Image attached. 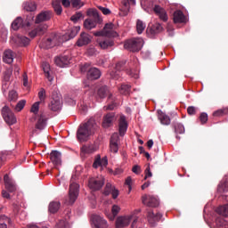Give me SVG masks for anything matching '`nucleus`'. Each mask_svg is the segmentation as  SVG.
I'll return each instance as SVG.
<instances>
[{
	"label": "nucleus",
	"mask_w": 228,
	"mask_h": 228,
	"mask_svg": "<svg viewBox=\"0 0 228 228\" xmlns=\"http://www.w3.org/2000/svg\"><path fill=\"white\" fill-rule=\"evenodd\" d=\"M94 127L95 121L94 119H90L86 123L80 125L77 132V140L80 142H86V140H88V136L92 134Z\"/></svg>",
	"instance_id": "1"
},
{
	"label": "nucleus",
	"mask_w": 228,
	"mask_h": 228,
	"mask_svg": "<svg viewBox=\"0 0 228 228\" xmlns=\"http://www.w3.org/2000/svg\"><path fill=\"white\" fill-rule=\"evenodd\" d=\"M87 15L89 18H87L84 21V27L86 28V29H94V28H97L98 24H101V22H102V19H101L99 12H97L96 9H88Z\"/></svg>",
	"instance_id": "2"
},
{
	"label": "nucleus",
	"mask_w": 228,
	"mask_h": 228,
	"mask_svg": "<svg viewBox=\"0 0 228 228\" xmlns=\"http://www.w3.org/2000/svg\"><path fill=\"white\" fill-rule=\"evenodd\" d=\"M142 47H143V39L140 37L126 40L124 45V48L131 53H138Z\"/></svg>",
	"instance_id": "3"
},
{
	"label": "nucleus",
	"mask_w": 228,
	"mask_h": 228,
	"mask_svg": "<svg viewBox=\"0 0 228 228\" xmlns=\"http://www.w3.org/2000/svg\"><path fill=\"white\" fill-rule=\"evenodd\" d=\"M134 218V214H128L125 216H119L117 217L115 222L116 228H126L129 227L131 221Z\"/></svg>",
	"instance_id": "4"
},
{
	"label": "nucleus",
	"mask_w": 228,
	"mask_h": 228,
	"mask_svg": "<svg viewBox=\"0 0 228 228\" xmlns=\"http://www.w3.org/2000/svg\"><path fill=\"white\" fill-rule=\"evenodd\" d=\"M2 116L4 122H6L8 126H13V124H17V118L15 117V114L12 113V110H10V107L6 105L3 107Z\"/></svg>",
	"instance_id": "5"
},
{
	"label": "nucleus",
	"mask_w": 228,
	"mask_h": 228,
	"mask_svg": "<svg viewBox=\"0 0 228 228\" xmlns=\"http://www.w3.org/2000/svg\"><path fill=\"white\" fill-rule=\"evenodd\" d=\"M120 147V137L118 136V133H114L110 136V151L113 154H117L118 152V149Z\"/></svg>",
	"instance_id": "6"
},
{
	"label": "nucleus",
	"mask_w": 228,
	"mask_h": 228,
	"mask_svg": "<svg viewBox=\"0 0 228 228\" xmlns=\"http://www.w3.org/2000/svg\"><path fill=\"white\" fill-rule=\"evenodd\" d=\"M61 96L58 94H53L52 95V101L50 102L49 110L52 111H60L61 110Z\"/></svg>",
	"instance_id": "7"
},
{
	"label": "nucleus",
	"mask_w": 228,
	"mask_h": 228,
	"mask_svg": "<svg viewBox=\"0 0 228 228\" xmlns=\"http://www.w3.org/2000/svg\"><path fill=\"white\" fill-rule=\"evenodd\" d=\"M60 36H57L56 34H52L50 37L44 41V46L46 49H51L53 47H55V45H60Z\"/></svg>",
	"instance_id": "8"
},
{
	"label": "nucleus",
	"mask_w": 228,
	"mask_h": 228,
	"mask_svg": "<svg viewBox=\"0 0 228 228\" xmlns=\"http://www.w3.org/2000/svg\"><path fill=\"white\" fill-rule=\"evenodd\" d=\"M104 186V178H91L88 182V187L93 191H97Z\"/></svg>",
	"instance_id": "9"
},
{
	"label": "nucleus",
	"mask_w": 228,
	"mask_h": 228,
	"mask_svg": "<svg viewBox=\"0 0 228 228\" xmlns=\"http://www.w3.org/2000/svg\"><path fill=\"white\" fill-rule=\"evenodd\" d=\"M53 17V12L51 11H42L36 17V24H40L42 22H47Z\"/></svg>",
	"instance_id": "10"
},
{
	"label": "nucleus",
	"mask_w": 228,
	"mask_h": 228,
	"mask_svg": "<svg viewBox=\"0 0 228 228\" xmlns=\"http://www.w3.org/2000/svg\"><path fill=\"white\" fill-rule=\"evenodd\" d=\"M115 25L113 23H107L103 28V35L108 38H115L118 37V33L113 29Z\"/></svg>",
	"instance_id": "11"
},
{
	"label": "nucleus",
	"mask_w": 228,
	"mask_h": 228,
	"mask_svg": "<svg viewBox=\"0 0 228 228\" xmlns=\"http://www.w3.org/2000/svg\"><path fill=\"white\" fill-rule=\"evenodd\" d=\"M146 218L149 224H151L152 225L156 224V222H159V220L163 218V215H161V213L154 214V211H152L151 209H149L146 211Z\"/></svg>",
	"instance_id": "12"
},
{
	"label": "nucleus",
	"mask_w": 228,
	"mask_h": 228,
	"mask_svg": "<svg viewBox=\"0 0 228 228\" xmlns=\"http://www.w3.org/2000/svg\"><path fill=\"white\" fill-rule=\"evenodd\" d=\"M113 122H117V116L114 112L107 113L103 118L102 126L105 128L111 127Z\"/></svg>",
	"instance_id": "13"
},
{
	"label": "nucleus",
	"mask_w": 228,
	"mask_h": 228,
	"mask_svg": "<svg viewBox=\"0 0 228 228\" xmlns=\"http://www.w3.org/2000/svg\"><path fill=\"white\" fill-rule=\"evenodd\" d=\"M112 195V199H117L118 197V190L115 188L110 183H107L103 191V195Z\"/></svg>",
	"instance_id": "14"
},
{
	"label": "nucleus",
	"mask_w": 228,
	"mask_h": 228,
	"mask_svg": "<svg viewBox=\"0 0 228 228\" xmlns=\"http://www.w3.org/2000/svg\"><path fill=\"white\" fill-rule=\"evenodd\" d=\"M69 195L70 200H77L79 195V184L77 183H70Z\"/></svg>",
	"instance_id": "15"
},
{
	"label": "nucleus",
	"mask_w": 228,
	"mask_h": 228,
	"mask_svg": "<svg viewBox=\"0 0 228 228\" xmlns=\"http://www.w3.org/2000/svg\"><path fill=\"white\" fill-rule=\"evenodd\" d=\"M92 42V37L87 33L82 32L80 37L77 41V45L78 47H83V45H88Z\"/></svg>",
	"instance_id": "16"
},
{
	"label": "nucleus",
	"mask_w": 228,
	"mask_h": 228,
	"mask_svg": "<svg viewBox=\"0 0 228 228\" xmlns=\"http://www.w3.org/2000/svg\"><path fill=\"white\" fill-rule=\"evenodd\" d=\"M153 12H155L156 15H158V17L160 19V20H163V22H167V20H168V14H167V11L163 7L155 5Z\"/></svg>",
	"instance_id": "17"
},
{
	"label": "nucleus",
	"mask_w": 228,
	"mask_h": 228,
	"mask_svg": "<svg viewBox=\"0 0 228 228\" xmlns=\"http://www.w3.org/2000/svg\"><path fill=\"white\" fill-rule=\"evenodd\" d=\"M4 183L5 188L11 193L17 191V185H15V183L13 182V180L11 179V177L8 175H4Z\"/></svg>",
	"instance_id": "18"
},
{
	"label": "nucleus",
	"mask_w": 228,
	"mask_h": 228,
	"mask_svg": "<svg viewBox=\"0 0 228 228\" xmlns=\"http://www.w3.org/2000/svg\"><path fill=\"white\" fill-rule=\"evenodd\" d=\"M118 131L120 136H124L127 132V120L126 119V116L121 115L118 120Z\"/></svg>",
	"instance_id": "19"
},
{
	"label": "nucleus",
	"mask_w": 228,
	"mask_h": 228,
	"mask_svg": "<svg viewBox=\"0 0 228 228\" xmlns=\"http://www.w3.org/2000/svg\"><path fill=\"white\" fill-rule=\"evenodd\" d=\"M94 228H108V221L101 216H95L94 218Z\"/></svg>",
	"instance_id": "20"
},
{
	"label": "nucleus",
	"mask_w": 228,
	"mask_h": 228,
	"mask_svg": "<svg viewBox=\"0 0 228 228\" xmlns=\"http://www.w3.org/2000/svg\"><path fill=\"white\" fill-rule=\"evenodd\" d=\"M50 159L52 163L55 166V167H61V153L58 151H53L50 153Z\"/></svg>",
	"instance_id": "21"
},
{
	"label": "nucleus",
	"mask_w": 228,
	"mask_h": 228,
	"mask_svg": "<svg viewBox=\"0 0 228 228\" xmlns=\"http://www.w3.org/2000/svg\"><path fill=\"white\" fill-rule=\"evenodd\" d=\"M173 20L175 24H184L186 22V16L183 13V11H175L173 15Z\"/></svg>",
	"instance_id": "22"
},
{
	"label": "nucleus",
	"mask_w": 228,
	"mask_h": 228,
	"mask_svg": "<svg viewBox=\"0 0 228 228\" xmlns=\"http://www.w3.org/2000/svg\"><path fill=\"white\" fill-rule=\"evenodd\" d=\"M70 63V59L67 55L60 56L55 58V65L63 69Z\"/></svg>",
	"instance_id": "23"
},
{
	"label": "nucleus",
	"mask_w": 228,
	"mask_h": 228,
	"mask_svg": "<svg viewBox=\"0 0 228 228\" xmlns=\"http://www.w3.org/2000/svg\"><path fill=\"white\" fill-rule=\"evenodd\" d=\"M14 42L16 45H19V47H26V45H29V38L24 36H16L14 37Z\"/></svg>",
	"instance_id": "24"
},
{
	"label": "nucleus",
	"mask_w": 228,
	"mask_h": 228,
	"mask_svg": "<svg viewBox=\"0 0 228 228\" xmlns=\"http://www.w3.org/2000/svg\"><path fill=\"white\" fill-rule=\"evenodd\" d=\"M101 77V70L97 68H91L87 71V78L91 79V81H94L95 79H99Z\"/></svg>",
	"instance_id": "25"
},
{
	"label": "nucleus",
	"mask_w": 228,
	"mask_h": 228,
	"mask_svg": "<svg viewBox=\"0 0 228 228\" xmlns=\"http://www.w3.org/2000/svg\"><path fill=\"white\" fill-rule=\"evenodd\" d=\"M158 118L163 126H170V117L162 110H158Z\"/></svg>",
	"instance_id": "26"
},
{
	"label": "nucleus",
	"mask_w": 228,
	"mask_h": 228,
	"mask_svg": "<svg viewBox=\"0 0 228 228\" xmlns=\"http://www.w3.org/2000/svg\"><path fill=\"white\" fill-rule=\"evenodd\" d=\"M97 44L101 49H110V47H113V45H115V42L111 39H97Z\"/></svg>",
	"instance_id": "27"
},
{
	"label": "nucleus",
	"mask_w": 228,
	"mask_h": 228,
	"mask_svg": "<svg viewBox=\"0 0 228 228\" xmlns=\"http://www.w3.org/2000/svg\"><path fill=\"white\" fill-rule=\"evenodd\" d=\"M120 206L118 205H112L111 207V214H107V216L109 218V220H110L111 222H113V220H115V218L117 217V216L120 213Z\"/></svg>",
	"instance_id": "28"
},
{
	"label": "nucleus",
	"mask_w": 228,
	"mask_h": 228,
	"mask_svg": "<svg viewBox=\"0 0 228 228\" xmlns=\"http://www.w3.org/2000/svg\"><path fill=\"white\" fill-rule=\"evenodd\" d=\"M43 67V70L45 74V77H47L48 81L50 83H53V81H54V77L53 76H51V65H49V63L47 62H43L42 64Z\"/></svg>",
	"instance_id": "29"
},
{
	"label": "nucleus",
	"mask_w": 228,
	"mask_h": 228,
	"mask_svg": "<svg viewBox=\"0 0 228 228\" xmlns=\"http://www.w3.org/2000/svg\"><path fill=\"white\" fill-rule=\"evenodd\" d=\"M45 126H47V119L45 118V114H41L36 124V129H39V131H42L45 128Z\"/></svg>",
	"instance_id": "30"
},
{
	"label": "nucleus",
	"mask_w": 228,
	"mask_h": 228,
	"mask_svg": "<svg viewBox=\"0 0 228 228\" xmlns=\"http://www.w3.org/2000/svg\"><path fill=\"white\" fill-rule=\"evenodd\" d=\"M20 28H24V20L21 17L16 18L12 23V28L14 31H19Z\"/></svg>",
	"instance_id": "31"
},
{
	"label": "nucleus",
	"mask_w": 228,
	"mask_h": 228,
	"mask_svg": "<svg viewBox=\"0 0 228 228\" xmlns=\"http://www.w3.org/2000/svg\"><path fill=\"white\" fill-rule=\"evenodd\" d=\"M13 58H15V53L12 50H6L4 53V63H13Z\"/></svg>",
	"instance_id": "32"
},
{
	"label": "nucleus",
	"mask_w": 228,
	"mask_h": 228,
	"mask_svg": "<svg viewBox=\"0 0 228 228\" xmlns=\"http://www.w3.org/2000/svg\"><path fill=\"white\" fill-rule=\"evenodd\" d=\"M108 95L109 99H111V94H110V89L108 88V86H102L98 90V96L100 97V99H104L105 97H108Z\"/></svg>",
	"instance_id": "33"
},
{
	"label": "nucleus",
	"mask_w": 228,
	"mask_h": 228,
	"mask_svg": "<svg viewBox=\"0 0 228 228\" xmlns=\"http://www.w3.org/2000/svg\"><path fill=\"white\" fill-rule=\"evenodd\" d=\"M60 208H61V203H60V201H52L49 204L48 211L52 214L58 213Z\"/></svg>",
	"instance_id": "34"
},
{
	"label": "nucleus",
	"mask_w": 228,
	"mask_h": 228,
	"mask_svg": "<svg viewBox=\"0 0 228 228\" xmlns=\"http://www.w3.org/2000/svg\"><path fill=\"white\" fill-rule=\"evenodd\" d=\"M23 9L26 12H36L37 11V4L35 2H26L23 4Z\"/></svg>",
	"instance_id": "35"
},
{
	"label": "nucleus",
	"mask_w": 228,
	"mask_h": 228,
	"mask_svg": "<svg viewBox=\"0 0 228 228\" xmlns=\"http://www.w3.org/2000/svg\"><path fill=\"white\" fill-rule=\"evenodd\" d=\"M6 224H12V219L6 216H0V228H8Z\"/></svg>",
	"instance_id": "36"
},
{
	"label": "nucleus",
	"mask_w": 228,
	"mask_h": 228,
	"mask_svg": "<svg viewBox=\"0 0 228 228\" xmlns=\"http://www.w3.org/2000/svg\"><path fill=\"white\" fill-rule=\"evenodd\" d=\"M161 31H163V26L159 23H155L151 28V35H158V33H161Z\"/></svg>",
	"instance_id": "37"
},
{
	"label": "nucleus",
	"mask_w": 228,
	"mask_h": 228,
	"mask_svg": "<svg viewBox=\"0 0 228 228\" xmlns=\"http://www.w3.org/2000/svg\"><path fill=\"white\" fill-rule=\"evenodd\" d=\"M174 129L175 134H184V126L181 123H175L174 124Z\"/></svg>",
	"instance_id": "38"
},
{
	"label": "nucleus",
	"mask_w": 228,
	"mask_h": 228,
	"mask_svg": "<svg viewBox=\"0 0 228 228\" xmlns=\"http://www.w3.org/2000/svg\"><path fill=\"white\" fill-rule=\"evenodd\" d=\"M145 28H146L145 23L142 21V20H137L136 29H137L138 35H142L145 30Z\"/></svg>",
	"instance_id": "39"
},
{
	"label": "nucleus",
	"mask_w": 228,
	"mask_h": 228,
	"mask_svg": "<svg viewBox=\"0 0 228 228\" xmlns=\"http://www.w3.org/2000/svg\"><path fill=\"white\" fill-rule=\"evenodd\" d=\"M53 8L57 15H60L63 12V8H61V4L58 1H53L52 3Z\"/></svg>",
	"instance_id": "40"
},
{
	"label": "nucleus",
	"mask_w": 228,
	"mask_h": 228,
	"mask_svg": "<svg viewBox=\"0 0 228 228\" xmlns=\"http://www.w3.org/2000/svg\"><path fill=\"white\" fill-rule=\"evenodd\" d=\"M17 99H19V94L15 90H12L8 94V102H16Z\"/></svg>",
	"instance_id": "41"
},
{
	"label": "nucleus",
	"mask_w": 228,
	"mask_h": 228,
	"mask_svg": "<svg viewBox=\"0 0 228 228\" xmlns=\"http://www.w3.org/2000/svg\"><path fill=\"white\" fill-rule=\"evenodd\" d=\"M216 213L222 215L223 216H227L228 215V205L220 206L216 208Z\"/></svg>",
	"instance_id": "42"
},
{
	"label": "nucleus",
	"mask_w": 228,
	"mask_h": 228,
	"mask_svg": "<svg viewBox=\"0 0 228 228\" xmlns=\"http://www.w3.org/2000/svg\"><path fill=\"white\" fill-rule=\"evenodd\" d=\"M224 115H228V107L219 109L213 113L214 117H224Z\"/></svg>",
	"instance_id": "43"
},
{
	"label": "nucleus",
	"mask_w": 228,
	"mask_h": 228,
	"mask_svg": "<svg viewBox=\"0 0 228 228\" xmlns=\"http://www.w3.org/2000/svg\"><path fill=\"white\" fill-rule=\"evenodd\" d=\"M118 90L122 95H129L131 92V86H129V85H122Z\"/></svg>",
	"instance_id": "44"
},
{
	"label": "nucleus",
	"mask_w": 228,
	"mask_h": 228,
	"mask_svg": "<svg viewBox=\"0 0 228 228\" xmlns=\"http://www.w3.org/2000/svg\"><path fill=\"white\" fill-rule=\"evenodd\" d=\"M47 24H40L38 27L36 28V30L37 31V35H44L47 31Z\"/></svg>",
	"instance_id": "45"
},
{
	"label": "nucleus",
	"mask_w": 228,
	"mask_h": 228,
	"mask_svg": "<svg viewBox=\"0 0 228 228\" xmlns=\"http://www.w3.org/2000/svg\"><path fill=\"white\" fill-rule=\"evenodd\" d=\"M13 74V69L12 68H9L5 70L4 74V81L8 82L10 81L12 76Z\"/></svg>",
	"instance_id": "46"
},
{
	"label": "nucleus",
	"mask_w": 228,
	"mask_h": 228,
	"mask_svg": "<svg viewBox=\"0 0 228 228\" xmlns=\"http://www.w3.org/2000/svg\"><path fill=\"white\" fill-rule=\"evenodd\" d=\"M54 228H70V224L65 220H61L56 223Z\"/></svg>",
	"instance_id": "47"
},
{
	"label": "nucleus",
	"mask_w": 228,
	"mask_h": 228,
	"mask_svg": "<svg viewBox=\"0 0 228 228\" xmlns=\"http://www.w3.org/2000/svg\"><path fill=\"white\" fill-rule=\"evenodd\" d=\"M24 106H26V100H21L18 102V103L14 107V110L15 111H22V110H24Z\"/></svg>",
	"instance_id": "48"
},
{
	"label": "nucleus",
	"mask_w": 228,
	"mask_h": 228,
	"mask_svg": "<svg viewBox=\"0 0 228 228\" xmlns=\"http://www.w3.org/2000/svg\"><path fill=\"white\" fill-rule=\"evenodd\" d=\"M144 206H148V208H158L159 203L156 200H144L142 201Z\"/></svg>",
	"instance_id": "49"
},
{
	"label": "nucleus",
	"mask_w": 228,
	"mask_h": 228,
	"mask_svg": "<svg viewBox=\"0 0 228 228\" xmlns=\"http://www.w3.org/2000/svg\"><path fill=\"white\" fill-rule=\"evenodd\" d=\"M132 184L133 179L131 178V176H128L125 181V186H126L128 193H131V190H133Z\"/></svg>",
	"instance_id": "50"
},
{
	"label": "nucleus",
	"mask_w": 228,
	"mask_h": 228,
	"mask_svg": "<svg viewBox=\"0 0 228 228\" xmlns=\"http://www.w3.org/2000/svg\"><path fill=\"white\" fill-rule=\"evenodd\" d=\"M71 5L73 6V8H77V10H79V8H82L85 4H83L81 0H71Z\"/></svg>",
	"instance_id": "51"
},
{
	"label": "nucleus",
	"mask_w": 228,
	"mask_h": 228,
	"mask_svg": "<svg viewBox=\"0 0 228 228\" xmlns=\"http://www.w3.org/2000/svg\"><path fill=\"white\" fill-rule=\"evenodd\" d=\"M81 29V28L79 27H73L70 29V33H69V38H74V37H76L77 35V33H79V30Z\"/></svg>",
	"instance_id": "52"
},
{
	"label": "nucleus",
	"mask_w": 228,
	"mask_h": 228,
	"mask_svg": "<svg viewBox=\"0 0 228 228\" xmlns=\"http://www.w3.org/2000/svg\"><path fill=\"white\" fill-rule=\"evenodd\" d=\"M38 110H40V102H36L32 105V107H31V109H30V111H31L32 113H34L35 115H37V113H38Z\"/></svg>",
	"instance_id": "53"
},
{
	"label": "nucleus",
	"mask_w": 228,
	"mask_h": 228,
	"mask_svg": "<svg viewBox=\"0 0 228 228\" xmlns=\"http://www.w3.org/2000/svg\"><path fill=\"white\" fill-rule=\"evenodd\" d=\"M101 167V155L95 157L94 162L93 164V168H99Z\"/></svg>",
	"instance_id": "54"
},
{
	"label": "nucleus",
	"mask_w": 228,
	"mask_h": 228,
	"mask_svg": "<svg viewBox=\"0 0 228 228\" xmlns=\"http://www.w3.org/2000/svg\"><path fill=\"white\" fill-rule=\"evenodd\" d=\"M144 179L147 180L149 177H152V172L151 171V165L149 164L146 169L144 170Z\"/></svg>",
	"instance_id": "55"
},
{
	"label": "nucleus",
	"mask_w": 228,
	"mask_h": 228,
	"mask_svg": "<svg viewBox=\"0 0 228 228\" xmlns=\"http://www.w3.org/2000/svg\"><path fill=\"white\" fill-rule=\"evenodd\" d=\"M38 98L40 102H44V101H45V89L41 88L40 92L38 93Z\"/></svg>",
	"instance_id": "56"
},
{
	"label": "nucleus",
	"mask_w": 228,
	"mask_h": 228,
	"mask_svg": "<svg viewBox=\"0 0 228 228\" xmlns=\"http://www.w3.org/2000/svg\"><path fill=\"white\" fill-rule=\"evenodd\" d=\"M81 17H83V13L77 12L76 14L71 16L70 20H72V22H77V20H79V19H81Z\"/></svg>",
	"instance_id": "57"
},
{
	"label": "nucleus",
	"mask_w": 228,
	"mask_h": 228,
	"mask_svg": "<svg viewBox=\"0 0 228 228\" xmlns=\"http://www.w3.org/2000/svg\"><path fill=\"white\" fill-rule=\"evenodd\" d=\"M200 120L201 124H206L208 122V113L202 112L200 115Z\"/></svg>",
	"instance_id": "58"
},
{
	"label": "nucleus",
	"mask_w": 228,
	"mask_h": 228,
	"mask_svg": "<svg viewBox=\"0 0 228 228\" xmlns=\"http://www.w3.org/2000/svg\"><path fill=\"white\" fill-rule=\"evenodd\" d=\"M126 66V61H119L116 64V70L120 72V70H124V67Z\"/></svg>",
	"instance_id": "59"
},
{
	"label": "nucleus",
	"mask_w": 228,
	"mask_h": 228,
	"mask_svg": "<svg viewBox=\"0 0 228 228\" xmlns=\"http://www.w3.org/2000/svg\"><path fill=\"white\" fill-rule=\"evenodd\" d=\"M187 113H188V115H196L197 109L194 106H189L187 108Z\"/></svg>",
	"instance_id": "60"
},
{
	"label": "nucleus",
	"mask_w": 228,
	"mask_h": 228,
	"mask_svg": "<svg viewBox=\"0 0 228 228\" xmlns=\"http://www.w3.org/2000/svg\"><path fill=\"white\" fill-rule=\"evenodd\" d=\"M100 11L103 13V15H110L111 13V11L109 8L99 6L98 7Z\"/></svg>",
	"instance_id": "61"
},
{
	"label": "nucleus",
	"mask_w": 228,
	"mask_h": 228,
	"mask_svg": "<svg viewBox=\"0 0 228 228\" xmlns=\"http://www.w3.org/2000/svg\"><path fill=\"white\" fill-rule=\"evenodd\" d=\"M101 167L108 166V157H104L102 159H100Z\"/></svg>",
	"instance_id": "62"
},
{
	"label": "nucleus",
	"mask_w": 228,
	"mask_h": 228,
	"mask_svg": "<svg viewBox=\"0 0 228 228\" xmlns=\"http://www.w3.org/2000/svg\"><path fill=\"white\" fill-rule=\"evenodd\" d=\"M132 172H134V174H140V172H142V168L140 167V166L135 165L133 167Z\"/></svg>",
	"instance_id": "63"
},
{
	"label": "nucleus",
	"mask_w": 228,
	"mask_h": 228,
	"mask_svg": "<svg viewBox=\"0 0 228 228\" xmlns=\"http://www.w3.org/2000/svg\"><path fill=\"white\" fill-rule=\"evenodd\" d=\"M88 67H90V64H85L80 68V71L83 73L86 72V70H88Z\"/></svg>",
	"instance_id": "64"
}]
</instances>
